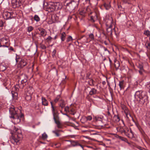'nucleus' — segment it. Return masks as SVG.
<instances>
[{
    "label": "nucleus",
    "mask_w": 150,
    "mask_h": 150,
    "mask_svg": "<svg viewBox=\"0 0 150 150\" xmlns=\"http://www.w3.org/2000/svg\"><path fill=\"white\" fill-rule=\"evenodd\" d=\"M13 132L15 134L10 138L11 142L14 145H18L20 144V141L23 137L22 131L20 129L15 128Z\"/></svg>",
    "instance_id": "1"
},
{
    "label": "nucleus",
    "mask_w": 150,
    "mask_h": 150,
    "mask_svg": "<svg viewBox=\"0 0 150 150\" xmlns=\"http://www.w3.org/2000/svg\"><path fill=\"white\" fill-rule=\"evenodd\" d=\"M134 96L136 99L139 98V103L141 105L148 103V97L145 92L138 91L135 93Z\"/></svg>",
    "instance_id": "2"
},
{
    "label": "nucleus",
    "mask_w": 150,
    "mask_h": 150,
    "mask_svg": "<svg viewBox=\"0 0 150 150\" xmlns=\"http://www.w3.org/2000/svg\"><path fill=\"white\" fill-rule=\"evenodd\" d=\"M20 79L21 80L20 83L16 84L12 88V90L18 92L19 90V89H22L25 86L28 84V83L27 82L28 77L25 74H22L20 76Z\"/></svg>",
    "instance_id": "3"
},
{
    "label": "nucleus",
    "mask_w": 150,
    "mask_h": 150,
    "mask_svg": "<svg viewBox=\"0 0 150 150\" xmlns=\"http://www.w3.org/2000/svg\"><path fill=\"white\" fill-rule=\"evenodd\" d=\"M16 61L17 63L18 67L20 68H23L26 66L28 63L26 59L21 58L20 56L17 54H16Z\"/></svg>",
    "instance_id": "4"
},
{
    "label": "nucleus",
    "mask_w": 150,
    "mask_h": 150,
    "mask_svg": "<svg viewBox=\"0 0 150 150\" xmlns=\"http://www.w3.org/2000/svg\"><path fill=\"white\" fill-rule=\"evenodd\" d=\"M9 111L10 114L11 115L10 117H13L16 115H19L21 113L20 109L17 108H15L13 105H12L10 108Z\"/></svg>",
    "instance_id": "5"
},
{
    "label": "nucleus",
    "mask_w": 150,
    "mask_h": 150,
    "mask_svg": "<svg viewBox=\"0 0 150 150\" xmlns=\"http://www.w3.org/2000/svg\"><path fill=\"white\" fill-rule=\"evenodd\" d=\"M79 0H72L67 4V7H69L71 10H74L77 7L79 3Z\"/></svg>",
    "instance_id": "6"
},
{
    "label": "nucleus",
    "mask_w": 150,
    "mask_h": 150,
    "mask_svg": "<svg viewBox=\"0 0 150 150\" xmlns=\"http://www.w3.org/2000/svg\"><path fill=\"white\" fill-rule=\"evenodd\" d=\"M23 115L21 113L19 115H16L13 117H10L11 118H12V121L15 124H17L20 122L21 120V118Z\"/></svg>",
    "instance_id": "7"
},
{
    "label": "nucleus",
    "mask_w": 150,
    "mask_h": 150,
    "mask_svg": "<svg viewBox=\"0 0 150 150\" xmlns=\"http://www.w3.org/2000/svg\"><path fill=\"white\" fill-rule=\"evenodd\" d=\"M103 117L101 116H96L94 119V122H95L97 126H102V120Z\"/></svg>",
    "instance_id": "8"
},
{
    "label": "nucleus",
    "mask_w": 150,
    "mask_h": 150,
    "mask_svg": "<svg viewBox=\"0 0 150 150\" xmlns=\"http://www.w3.org/2000/svg\"><path fill=\"white\" fill-rule=\"evenodd\" d=\"M23 0H12L11 4L14 8L18 7L20 6Z\"/></svg>",
    "instance_id": "9"
},
{
    "label": "nucleus",
    "mask_w": 150,
    "mask_h": 150,
    "mask_svg": "<svg viewBox=\"0 0 150 150\" xmlns=\"http://www.w3.org/2000/svg\"><path fill=\"white\" fill-rule=\"evenodd\" d=\"M38 29L40 31L39 34L40 35V37H45L46 35L47 32L45 29L41 27H39L38 28Z\"/></svg>",
    "instance_id": "10"
},
{
    "label": "nucleus",
    "mask_w": 150,
    "mask_h": 150,
    "mask_svg": "<svg viewBox=\"0 0 150 150\" xmlns=\"http://www.w3.org/2000/svg\"><path fill=\"white\" fill-rule=\"evenodd\" d=\"M54 120L55 123L58 128L61 129L62 128V125L59 120V117L57 116L56 117L53 118Z\"/></svg>",
    "instance_id": "11"
},
{
    "label": "nucleus",
    "mask_w": 150,
    "mask_h": 150,
    "mask_svg": "<svg viewBox=\"0 0 150 150\" xmlns=\"http://www.w3.org/2000/svg\"><path fill=\"white\" fill-rule=\"evenodd\" d=\"M3 17L4 19L7 20L11 19L13 16L12 13L6 11L3 13Z\"/></svg>",
    "instance_id": "12"
},
{
    "label": "nucleus",
    "mask_w": 150,
    "mask_h": 150,
    "mask_svg": "<svg viewBox=\"0 0 150 150\" xmlns=\"http://www.w3.org/2000/svg\"><path fill=\"white\" fill-rule=\"evenodd\" d=\"M34 91L33 87L28 86L25 90V94L32 95Z\"/></svg>",
    "instance_id": "13"
},
{
    "label": "nucleus",
    "mask_w": 150,
    "mask_h": 150,
    "mask_svg": "<svg viewBox=\"0 0 150 150\" xmlns=\"http://www.w3.org/2000/svg\"><path fill=\"white\" fill-rule=\"evenodd\" d=\"M50 103L51 105L52 111L53 116V118L56 117L57 113V110L56 108V107H54L53 104V103L52 101L50 102Z\"/></svg>",
    "instance_id": "14"
},
{
    "label": "nucleus",
    "mask_w": 150,
    "mask_h": 150,
    "mask_svg": "<svg viewBox=\"0 0 150 150\" xmlns=\"http://www.w3.org/2000/svg\"><path fill=\"white\" fill-rule=\"evenodd\" d=\"M59 4L58 3H51V6H52V11H54L55 10H57L59 8L58 6Z\"/></svg>",
    "instance_id": "15"
},
{
    "label": "nucleus",
    "mask_w": 150,
    "mask_h": 150,
    "mask_svg": "<svg viewBox=\"0 0 150 150\" xmlns=\"http://www.w3.org/2000/svg\"><path fill=\"white\" fill-rule=\"evenodd\" d=\"M41 99L42 105L45 106H47L48 105V101L45 97L42 96Z\"/></svg>",
    "instance_id": "16"
},
{
    "label": "nucleus",
    "mask_w": 150,
    "mask_h": 150,
    "mask_svg": "<svg viewBox=\"0 0 150 150\" xmlns=\"http://www.w3.org/2000/svg\"><path fill=\"white\" fill-rule=\"evenodd\" d=\"M11 93L12 94V98L13 99L16 100L18 99V94L17 92L12 91Z\"/></svg>",
    "instance_id": "17"
},
{
    "label": "nucleus",
    "mask_w": 150,
    "mask_h": 150,
    "mask_svg": "<svg viewBox=\"0 0 150 150\" xmlns=\"http://www.w3.org/2000/svg\"><path fill=\"white\" fill-rule=\"evenodd\" d=\"M3 83L5 86H8L11 85V82L9 79H5L4 80Z\"/></svg>",
    "instance_id": "18"
},
{
    "label": "nucleus",
    "mask_w": 150,
    "mask_h": 150,
    "mask_svg": "<svg viewBox=\"0 0 150 150\" xmlns=\"http://www.w3.org/2000/svg\"><path fill=\"white\" fill-rule=\"evenodd\" d=\"M108 21L110 23V24H107L106 23V26H107L108 27V28H107V30L108 31V30L110 31V32L111 34H112V31H111V20H108Z\"/></svg>",
    "instance_id": "19"
},
{
    "label": "nucleus",
    "mask_w": 150,
    "mask_h": 150,
    "mask_svg": "<svg viewBox=\"0 0 150 150\" xmlns=\"http://www.w3.org/2000/svg\"><path fill=\"white\" fill-rule=\"evenodd\" d=\"M61 39L62 41H64L65 40L66 38V34L65 32H62L60 34Z\"/></svg>",
    "instance_id": "20"
},
{
    "label": "nucleus",
    "mask_w": 150,
    "mask_h": 150,
    "mask_svg": "<svg viewBox=\"0 0 150 150\" xmlns=\"http://www.w3.org/2000/svg\"><path fill=\"white\" fill-rule=\"evenodd\" d=\"M119 85L120 87V90L124 89L125 87L124 81H120Z\"/></svg>",
    "instance_id": "21"
},
{
    "label": "nucleus",
    "mask_w": 150,
    "mask_h": 150,
    "mask_svg": "<svg viewBox=\"0 0 150 150\" xmlns=\"http://www.w3.org/2000/svg\"><path fill=\"white\" fill-rule=\"evenodd\" d=\"M128 132H129L130 133L129 134V136H128V137L130 138H133L134 137V134L133 132H132V130L130 129V130H127Z\"/></svg>",
    "instance_id": "22"
},
{
    "label": "nucleus",
    "mask_w": 150,
    "mask_h": 150,
    "mask_svg": "<svg viewBox=\"0 0 150 150\" xmlns=\"http://www.w3.org/2000/svg\"><path fill=\"white\" fill-rule=\"evenodd\" d=\"M114 66L116 69H118L120 66L119 62L117 60L115 61Z\"/></svg>",
    "instance_id": "23"
},
{
    "label": "nucleus",
    "mask_w": 150,
    "mask_h": 150,
    "mask_svg": "<svg viewBox=\"0 0 150 150\" xmlns=\"http://www.w3.org/2000/svg\"><path fill=\"white\" fill-rule=\"evenodd\" d=\"M32 95H29L28 94H25V98L27 101L30 100L31 99Z\"/></svg>",
    "instance_id": "24"
},
{
    "label": "nucleus",
    "mask_w": 150,
    "mask_h": 150,
    "mask_svg": "<svg viewBox=\"0 0 150 150\" xmlns=\"http://www.w3.org/2000/svg\"><path fill=\"white\" fill-rule=\"evenodd\" d=\"M113 120L116 122H118L120 120V118L118 115H115L113 117Z\"/></svg>",
    "instance_id": "25"
},
{
    "label": "nucleus",
    "mask_w": 150,
    "mask_h": 150,
    "mask_svg": "<svg viewBox=\"0 0 150 150\" xmlns=\"http://www.w3.org/2000/svg\"><path fill=\"white\" fill-rule=\"evenodd\" d=\"M93 12L91 11L88 13L89 17L90 18V20L92 21L93 22H94L93 17V16H91V14Z\"/></svg>",
    "instance_id": "26"
},
{
    "label": "nucleus",
    "mask_w": 150,
    "mask_h": 150,
    "mask_svg": "<svg viewBox=\"0 0 150 150\" xmlns=\"http://www.w3.org/2000/svg\"><path fill=\"white\" fill-rule=\"evenodd\" d=\"M124 112L126 115V116L127 118H129V117H131V115L130 114L128 110H125Z\"/></svg>",
    "instance_id": "27"
},
{
    "label": "nucleus",
    "mask_w": 150,
    "mask_h": 150,
    "mask_svg": "<svg viewBox=\"0 0 150 150\" xmlns=\"http://www.w3.org/2000/svg\"><path fill=\"white\" fill-rule=\"evenodd\" d=\"M117 137H118L119 139H121V140L124 141L128 143L127 139L125 138H124L122 137L117 135Z\"/></svg>",
    "instance_id": "28"
},
{
    "label": "nucleus",
    "mask_w": 150,
    "mask_h": 150,
    "mask_svg": "<svg viewBox=\"0 0 150 150\" xmlns=\"http://www.w3.org/2000/svg\"><path fill=\"white\" fill-rule=\"evenodd\" d=\"M37 33L34 34H32V38L33 40L35 41H36L38 40V38L36 36Z\"/></svg>",
    "instance_id": "29"
},
{
    "label": "nucleus",
    "mask_w": 150,
    "mask_h": 150,
    "mask_svg": "<svg viewBox=\"0 0 150 150\" xmlns=\"http://www.w3.org/2000/svg\"><path fill=\"white\" fill-rule=\"evenodd\" d=\"M104 6L106 10L109 9L110 7V3H105Z\"/></svg>",
    "instance_id": "30"
},
{
    "label": "nucleus",
    "mask_w": 150,
    "mask_h": 150,
    "mask_svg": "<svg viewBox=\"0 0 150 150\" xmlns=\"http://www.w3.org/2000/svg\"><path fill=\"white\" fill-rule=\"evenodd\" d=\"M60 131V130H55L53 131L52 132L57 137H59V136L60 134L58 132Z\"/></svg>",
    "instance_id": "31"
},
{
    "label": "nucleus",
    "mask_w": 150,
    "mask_h": 150,
    "mask_svg": "<svg viewBox=\"0 0 150 150\" xmlns=\"http://www.w3.org/2000/svg\"><path fill=\"white\" fill-rule=\"evenodd\" d=\"M71 144L73 146H81L82 148H83V147L82 145L75 142H73Z\"/></svg>",
    "instance_id": "32"
},
{
    "label": "nucleus",
    "mask_w": 150,
    "mask_h": 150,
    "mask_svg": "<svg viewBox=\"0 0 150 150\" xmlns=\"http://www.w3.org/2000/svg\"><path fill=\"white\" fill-rule=\"evenodd\" d=\"M144 34L147 37H149L150 36V32L149 30L144 31Z\"/></svg>",
    "instance_id": "33"
},
{
    "label": "nucleus",
    "mask_w": 150,
    "mask_h": 150,
    "mask_svg": "<svg viewBox=\"0 0 150 150\" xmlns=\"http://www.w3.org/2000/svg\"><path fill=\"white\" fill-rule=\"evenodd\" d=\"M81 39L83 42H88L87 38L85 36H83L81 38Z\"/></svg>",
    "instance_id": "34"
},
{
    "label": "nucleus",
    "mask_w": 150,
    "mask_h": 150,
    "mask_svg": "<svg viewBox=\"0 0 150 150\" xmlns=\"http://www.w3.org/2000/svg\"><path fill=\"white\" fill-rule=\"evenodd\" d=\"M34 29V28L32 26H30L27 28V31L29 33L32 31Z\"/></svg>",
    "instance_id": "35"
},
{
    "label": "nucleus",
    "mask_w": 150,
    "mask_h": 150,
    "mask_svg": "<svg viewBox=\"0 0 150 150\" xmlns=\"http://www.w3.org/2000/svg\"><path fill=\"white\" fill-rule=\"evenodd\" d=\"M42 139H43L45 140L46 139L47 137V135L44 132L43 134H42Z\"/></svg>",
    "instance_id": "36"
},
{
    "label": "nucleus",
    "mask_w": 150,
    "mask_h": 150,
    "mask_svg": "<svg viewBox=\"0 0 150 150\" xmlns=\"http://www.w3.org/2000/svg\"><path fill=\"white\" fill-rule=\"evenodd\" d=\"M34 19L37 22H38L40 21V18L37 15H35L34 16Z\"/></svg>",
    "instance_id": "37"
},
{
    "label": "nucleus",
    "mask_w": 150,
    "mask_h": 150,
    "mask_svg": "<svg viewBox=\"0 0 150 150\" xmlns=\"http://www.w3.org/2000/svg\"><path fill=\"white\" fill-rule=\"evenodd\" d=\"M118 8L119 10L120 11L123 12L125 10V8H122L121 5H118Z\"/></svg>",
    "instance_id": "38"
},
{
    "label": "nucleus",
    "mask_w": 150,
    "mask_h": 150,
    "mask_svg": "<svg viewBox=\"0 0 150 150\" xmlns=\"http://www.w3.org/2000/svg\"><path fill=\"white\" fill-rule=\"evenodd\" d=\"M73 40V39L72 37L71 36H69L67 38V42H68L71 41H72Z\"/></svg>",
    "instance_id": "39"
},
{
    "label": "nucleus",
    "mask_w": 150,
    "mask_h": 150,
    "mask_svg": "<svg viewBox=\"0 0 150 150\" xmlns=\"http://www.w3.org/2000/svg\"><path fill=\"white\" fill-rule=\"evenodd\" d=\"M5 43L6 44H8V45H0V47H8L9 45L8 43L7 42H5Z\"/></svg>",
    "instance_id": "40"
},
{
    "label": "nucleus",
    "mask_w": 150,
    "mask_h": 150,
    "mask_svg": "<svg viewBox=\"0 0 150 150\" xmlns=\"http://www.w3.org/2000/svg\"><path fill=\"white\" fill-rule=\"evenodd\" d=\"M52 38L50 36H49L48 38L46 39L47 41L48 42H51Z\"/></svg>",
    "instance_id": "41"
},
{
    "label": "nucleus",
    "mask_w": 150,
    "mask_h": 150,
    "mask_svg": "<svg viewBox=\"0 0 150 150\" xmlns=\"http://www.w3.org/2000/svg\"><path fill=\"white\" fill-rule=\"evenodd\" d=\"M0 69L2 71H4L6 69V68L3 65H1L0 66Z\"/></svg>",
    "instance_id": "42"
},
{
    "label": "nucleus",
    "mask_w": 150,
    "mask_h": 150,
    "mask_svg": "<svg viewBox=\"0 0 150 150\" xmlns=\"http://www.w3.org/2000/svg\"><path fill=\"white\" fill-rule=\"evenodd\" d=\"M86 10H82V11H81L80 12V14L81 15L83 16H84V15L85 13H86Z\"/></svg>",
    "instance_id": "43"
},
{
    "label": "nucleus",
    "mask_w": 150,
    "mask_h": 150,
    "mask_svg": "<svg viewBox=\"0 0 150 150\" xmlns=\"http://www.w3.org/2000/svg\"><path fill=\"white\" fill-rule=\"evenodd\" d=\"M60 96H57L56 98L54 100V102H55V103L58 102V101L59 100L60 98Z\"/></svg>",
    "instance_id": "44"
},
{
    "label": "nucleus",
    "mask_w": 150,
    "mask_h": 150,
    "mask_svg": "<svg viewBox=\"0 0 150 150\" xmlns=\"http://www.w3.org/2000/svg\"><path fill=\"white\" fill-rule=\"evenodd\" d=\"M138 67L140 69H144L143 66L142 64H139L138 66Z\"/></svg>",
    "instance_id": "45"
},
{
    "label": "nucleus",
    "mask_w": 150,
    "mask_h": 150,
    "mask_svg": "<svg viewBox=\"0 0 150 150\" xmlns=\"http://www.w3.org/2000/svg\"><path fill=\"white\" fill-rule=\"evenodd\" d=\"M100 92V88H98L97 89H94V94H98Z\"/></svg>",
    "instance_id": "46"
},
{
    "label": "nucleus",
    "mask_w": 150,
    "mask_h": 150,
    "mask_svg": "<svg viewBox=\"0 0 150 150\" xmlns=\"http://www.w3.org/2000/svg\"><path fill=\"white\" fill-rule=\"evenodd\" d=\"M146 48L148 49H150V44L148 42L147 43V44H146Z\"/></svg>",
    "instance_id": "47"
},
{
    "label": "nucleus",
    "mask_w": 150,
    "mask_h": 150,
    "mask_svg": "<svg viewBox=\"0 0 150 150\" xmlns=\"http://www.w3.org/2000/svg\"><path fill=\"white\" fill-rule=\"evenodd\" d=\"M70 110L69 107L68 106L66 107L64 109V110L66 112H69Z\"/></svg>",
    "instance_id": "48"
},
{
    "label": "nucleus",
    "mask_w": 150,
    "mask_h": 150,
    "mask_svg": "<svg viewBox=\"0 0 150 150\" xmlns=\"http://www.w3.org/2000/svg\"><path fill=\"white\" fill-rule=\"evenodd\" d=\"M89 37L92 40L94 39V35L92 33L91 34L89 35Z\"/></svg>",
    "instance_id": "49"
},
{
    "label": "nucleus",
    "mask_w": 150,
    "mask_h": 150,
    "mask_svg": "<svg viewBox=\"0 0 150 150\" xmlns=\"http://www.w3.org/2000/svg\"><path fill=\"white\" fill-rule=\"evenodd\" d=\"M52 6H51V4H50L48 5L47 8L49 9H50V11H52Z\"/></svg>",
    "instance_id": "50"
},
{
    "label": "nucleus",
    "mask_w": 150,
    "mask_h": 150,
    "mask_svg": "<svg viewBox=\"0 0 150 150\" xmlns=\"http://www.w3.org/2000/svg\"><path fill=\"white\" fill-rule=\"evenodd\" d=\"M56 53V50H54L52 52V57H54L55 56V54Z\"/></svg>",
    "instance_id": "51"
},
{
    "label": "nucleus",
    "mask_w": 150,
    "mask_h": 150,
    "mask_svg": "<svg viewBox=\"0 0 150 150\" xmlns=\"http://www.w3.org/2000/svg\"><path fill=\"white\" fill-rule=\"evenodd\" d=\"M90 94L91 95H93L94 94V88L91 89V91L90 92Z\"/></svg>",
    "instance_id": "52"
},
{
    "label": "nucleus",
    "mask_w": 150,
    "mask_h": 150,
    "mask_svg": "<svg viewBox=\"0 0 150 150\" xmlns=\"http://www.w3.org/2000/svg\"><path fill=\"white\" fill-rule=\"evenodd\" d=\"M86 119L87 120H91L92 119V117L91 116H88L87 117Z\"/></svg>",
    "instance_id": "53"
},
{
    "label": "nucleus",
    "mask_w": 150,
    "mask_h": 150,
    "mask_svg": "<svg viewBox=\"0 0 150 150\" xmlns=\"http://www.w3.org/2000/svg\"><path fill=\"white\" fill-rule=\"evenodd\" d=\"M144 71V69H140V70H139V72L141 75H142L143 74V73Z\"/></svg>",
    "instance_id": "54"
},
{
    "label": "nucleus",
    "mask_w": 150,
    "mask_h": 150,
    "mask_svg": "<svg viewBox=\"0 0 150 150\" xmlns=\"http://www.w3.org/2000/svg\"><path fill=\"white\" fill-rule=\"evenodd\" d=\"M60 106L62 108H64L65 107V105L64 103H62L60 105Z\"/></svg>",
    "instance_id": "55"
},
{
    "label": "nucleus",
    "mask_w": 150,
    "mask_h": 150,
    "mask_svg": "<svg viewBox=\"0 0 150 150\" xmlns=\"http://www.w3.org/2000/svg\"><path fill=\"white\" fill-rule=\"evenodd\" d=\"M55 145L56 146V147H59L60 146L61 144L60 143H57L55 144Z\"/></svg>",
    "instance_id": "56"
},
{
    "label": "nucleus",
    "mask_w": 150,
    "mask_h": 150,
    "mask_svg": "<svg viewBox=\"0 0 150 150\" xmlns=\"http://www.w3.org/2000/svg\"><path fill=\"white\" fill-rule=\"evenodd\" d=\"M122 1L125 3H127L128 4H129V0H122Z\"/></svg>",
    "instance_id": "57"
},
{
    "label": "nucleus",
    "mask_w": 150,
    "mask_h": 150,
    "mask_svg": "<svg viewBox=\"0 0 150 150\" xmlns=\"http://www.w3.org/2000/svg\"><path fill=\"white\" fill-rule=\"evenodd\" d=\"M9 49L12 51H14V49L12 47H10Z\"/></svg>",
    "instance_id": "58"
},
{
    "label": "nucleus",
    "mask_w": 150,
    "mask_h": 150,
    "mask_svg": "<svg viewBox=\"0 0 150 150\" xmlns=\"http://www.w3.org/2000/svg\"><path fill=\"white\" fill-rule=\"evenodd\" d=\"M138 149L140 150H145L144 149H143L141 147H139Z\"/></svg>",
    "instance_id": "59"
},
{
    "label": "nucleus",
    "mask_w": 150,
    "mask_h": 150,
    "mask_svg": "<svg viewBox=\"0 0 150 150\" xmlns=\"http://www.w3.org/2000/svg\"><path fill=\"white\" fill-rule=\"evenodd\" d=\"M94 141H97V142H100V141L99 140V139L97 140V139H94Z\"/></svg>",
    "instance_id": "60"
},
{
    "label": "nucleus",
    "mask_w": 150,
    "mask_h": 150,
    "mask_svg": "<svg viewBox=\"0 0 150 150\" xmlns=\"http://www.w3.org/2000/svg\"><path fill=\"white\" fill-rule=\"evenodd\" d=\"M148 87L149 89V91L150 93V83L148 85Z\"/></svg>",
    "instance_id": "61"
},
{
    "label": "nucleus",
    "mask_w": 150,
    "mask_h": 150,
    "mask_svg": "<svg viewBox=\"0 0 150 150\" xmlns=\"http://www.w3.org/2000/svg\"><path fill=\"white\" fill-rule=\"evenodd\" d=\"M96 36L97 37H100V34H98V35L96 33Z\"/></svg>",
    "instance_id": "62"
},
{
    "label": "nucleus",
    "mask_w": 150,
    "mask_h": 150,
    "mask_svg": "<svg viewBox=\"0 0 150 150\" xmlns=\"http://www.w3.org/2000/svg\"><path fill=\"white\" fill-rule=\"evenodd\" d=\"M93 80H91L89 82L90 83L91 82H92V84L93 85Z\"/></svg>",
    "instance_id": "63"
},
{
    "label": "nucleus",
    "mask_w": 150,
    "mask_h": 150,
    "mask_svg": "<svg viewBox=\"0 0 150 150\" xmlns=\"http://www.w3.org/2000/svg\"><path fill=\"white\" fill-rule=\"evenodd\" d=\"M94 27H95L99 31L100 29L98 28V27L97 26H95L94 25Z\"/></svg>",
    "instance_id": "64"
}]
</instances>
